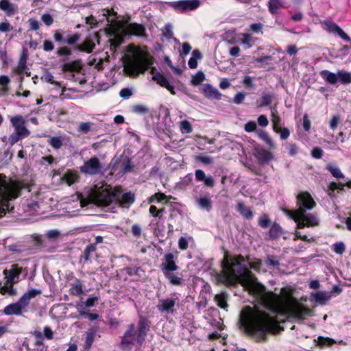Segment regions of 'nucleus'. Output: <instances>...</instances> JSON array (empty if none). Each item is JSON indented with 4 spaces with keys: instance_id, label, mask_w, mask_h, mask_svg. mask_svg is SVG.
I'll return each instance as SVG.
<instances>
[{
    "instance_id": "f257e3e1",
    "label": "nucleus",
    "mask_w": 351,
    "mask_h": 351,
    "mask_svg": "<svg viewBox=\"0 0 351 351\" xmlns=\"http://www.w3.org/2000/svg\"><path fill=\"white\" fill-rule=\"evenodd\" d=\"M220 271H214L213 274L217 285L231 287L241 285V254L234 256L225 251Z\"/></svg>"
},
{
    "instance_id": "f03ea898",
    "label": "nucleus",
    "mask_w": 351,
    "mask_h": 351,
    "mask_svg": "<svg viewBox=\"0 0 351 351\" xmlns=\"http://www.w3.org/2000/svg\"><path fill=\"white\" fill-rule=\"evenodd\" d=\"M297 205L298 208L295 213L286 210L285 212L293 219L297 223L298 228L319 226V219L318 215L315 213L306 212L307 210H312L316 206L315 202L308 192H302L297 195Z\"/></svg>"
},
{
    "instance_id": "7ed1b4c3",
    "label": "nucleus",
    "mask_w": 351,
    "mask_h": 351,
    "mask_svg": "<svg viewBox=\"0 0 351 351\" xmlns=\"http://www.w3.org/2000/svg\"><path fill=\"white\" fill-rule=\"evenodd\" d=\"M151 322L147 317L140 315L137 325L131 323L127 326L119 343L123 350L130 351L134 345L142 346L150 330Z\"/></svg>"
},
{
    "instance_id": "20e7f679",
    "label": "nucleus",
    "mask_w": 351,
    "mask_h": 351,
    "mask_svg": "<svg viewBox=\"0 0 351 351\" xmlns=\"http://www.w3.org/2000/svg\"><path fill=\"white\" fill-rule=\"evenodd\" d=\"M260 264L258 263L245 261L243 257V290L247 291L249 294L265 302L269 300V293L266 292L265 287L258 282L257 279L252 276L248 271L249 268L258 270Z\"/></svg>"
},
{
    "instance_id": "39448f33",
    "label": "nucleus",
    "mask_w": 351,
    "mask_h": 351,
    "mask_svg": "<svg viewBox=\"0 0 351 351\" xmlns=\"http://www.w3.org/2000/svg\"><path fill=\"white\" fill-rule=\"evenodd\" d=\"M25 187L26 184L23 182L11 180L8 182L6 176L0 174V218L9 210V202L17 198L21 191Z\"/></svg>"
},
{
    "instance_id": "423d86ee",
    "label": "nucleus",
    "mask_w": 351,
    "mask_h": 351,
    "mask_svg": "<svg viewBox=\"0 0 351 351\" xmlns=\"http://www.w3.org/2000/svg\"><path fill=\"white\" fill-rule=\"evenodd\" d=\"M247 317V311L243 308V331L250 330L260 340H265L267 334L273 330V319L268 315H263L253 318L248 324Z\"/></svg>"
},
{
    "instance_id": "0eeeda50",
    "label": "nucleus",
    "mask_w": 351,
    "mask_h": 351,
    "mask_svg": "<svg viewBox=\"0 0 351 351\" xmlns=\"http://www.w3.org/2000/svg\"><path fill=\"white\" fill-rule=\"evenodd\" d=\"M178 256L171 252L164 255L160 264V269L169 284L173 286H182L184 280L181 273L177 272L179 266L176 263Z\"/></svg>"
},
{
    "instance_id": "6e6552de",
    "label": "nucleus",
    "mask_w": 351,
    "mask_h": 351,
    "mask_svg": "<svg viewBox=\"0 0 351 351\" xmlns=\"http://www.w3.org/2000/svg\"><path fill=\"white\" fill-rule=\"evenodd\" d=\"M121 189L115 187L112 189L110 185L102 184L98 186L95 185L89 194L90 201L101 206H110L118 199Z\"/></svg>"
},
{
    "instance_id": "1a4fd4ad",
    "label": "nucleus",
    "mask_w": 351,
    "mask_h": 351,
    "mask_svg": "<svg viewBox=\"0 0 351 351\" xmlns=\"http://www.w3.org/2000/svg\"><path fill=\"white\" fill-rule=\"evenodd\" d=\"M28 274L27 267H20L18 264H12L9 270L5 269L3 274L5 276V284L13 285L19 282L21 280L25 279Z\"/></svg>"
},
{
    "instance_id": "9d476101",
    "label": "nucleus",
    "mask_w": 351,
    "mask_h": 351,
    "mask_svg": "<svg viewBox=\"0 0 351 351\" xmlns=\"http://www.w3.org/2000/svg\"><path fill=\"white\" fill-rule=\"evenodd\" d=\"M154 63V58L149 54L145 53L140 58L130 63L128 67L138 75V73H144Z\"/></svg>"
},
{
    "instance_id": "9b49d317",
    "label": "nucleus",
    "mask_w": 351,
    "mask_h": 351,
    "mask_svg": "<svg viewBox=\"0 0 351 351\" xmlns=\"http://www.w3.org/2000/svg\"><path fill=\"white\" fill-rule=\"evenodd\" d=\"M200 5L199 0H179L169 3V5L176 12L184 13L196 10Z\"/></svg>"
},
{
    "instance_id": "f8f14e48",
    "label": "nucleus",
    "mask_w": 351,
    "mask_h": 351,
    "mask_svg": "<svg viewBox=\"0 0 351 351\" xmlns=\"http://www.w3.org/2000/svg\"><path fill=\"white\" fill-rule=\"evenodd\" d=\"M101 169L102 166L99 158L94 156L86 160L84 165L80 167V171L84 174L95 176L101 172Z\"/></svg>"
},
{
    "instance_id": "ddd939ff",
    "label": "nucleus",
    "mask_w": 351,
    "mask_h": 351,
    "mask_svg": "<svg viewBox=\"0 0 351 351\" xmlns=\"http://www.w3.org/2000/svg\"><path fill=\"white\" fill-rule=\"evenodd\" d=\"M12 125L14 128L16 132L21 136L27 137L30 134L29 130L25 127V120L22 115H16L10 119Z\"/></svg>"
},
{
    "instance_id": "4468645a",
    "label": "nucleus",
    "mask_w": 351,
    "mask_h": 351,
    "mask_svg": "<svg viewBox=\"0 0 351 351\" xmlns=\"http://www.w3.org/2000/svg\"><path fill=\"white\" fill-rule=\"evenodd\" d=\"M253 154L258 163L262 165L269 164L274 158V156L271 152L260 147L254 148Z\"/></svg>"
},
{
    "instance_id": "2eb2a0df",
    "label": "nucleus",
    "mask_w": 351,
    "mask_h": 351,
    "mask_svg": "<svg viewBox=\"0 0 351 351\" xmlns=\"http://www.w3.org/2000/svg\"><path fill=\"white\" fill-rule=\"evenodd\" d=\"M41 290L37 289H32L23 293L18 300L19 304L24 310H27L32 299L35 298L37 295H40Z\"/></svg>"
},
{
    "instance_id": "dca6fc26",
    "label": "nucleus",
    "mask_w": 351,
    "mask_h": 351,
    "mask_svg": "<svg viewBox=\"0 0 351 351\" xmlns=\"http://www.w3.org/2000/svg\"><path fill=\"white\" fill-rule=\"evenodd\" d=\"M178 300V297L160 300L157 305V308L161 313H173L174 311L173 307L176 305V301Z\"/></svg>"
},
{
    "instance_id": "f3484780",
    "label": "nucleus",
    "mask_w": 351,
    "mask_h": 351,
    "mask_svg": "<svg viewBox=\"0 0 351 351\" xmlns=\"http://www.w3.org/2000/svg\"><path fill=\"white\" fill-rule=\"evenodd\" d=\"M125 33L132 36H144L146 35V29L143 24L131 23L126 25Z\"/></svg>"
},
{
    "instance_id": "a211bd4d",
    "label": "nucleus",
    "mask_w": 351,
    "mask_h": 351,
    "mask_svg": "<svg viewBox=\"0 0 351 351\" xmlns=\"http://www.w3.org/2000/svg\"><path fill=\"white\" fill-rule=\"evenodd\" d=\"M199 91L208 99H221V93L210 84H204L199 88Z\"/></svg>"
},
{
    "instance_id": "6ab92c4d",
    "label": "nucleus",
    "mask_w": 351,
    "mask_h": 351,
    "mask_svg": "<svg viewBox=\"0 0 351 351\" xmlns=\"http://www.w3.org/2000/svg\"><path fill=\"white\" fill-rule=\"evenodd\" d=\"M195 180L197 182H202L205 187L212 189L215 186V182L210 175L206 176L202 169H196L195 171Z\"/></svg>"
},
{
    "instance_id": "aec40b11",
    "label": "nucleus",
    "mask_w": 351,
    "mask_h": 351,
    "mask_svg": "<svg viewBox=\"0 0 351 351\" xmlns=\"http://www.w3.org/2000/svg\"><path fill=\"white\" fill-rule=\"evenodd\" d=\"M27 310H24L18 302L11 303L3 310V313L5 315H16L21 316L23 313L27 312Z\"/></svg>"
},
{
    "instance_id": "412c9836",
    "label": "nucleus",
    "mask_w": 351,
    "mask_h": 351,
    "mask_svg": "<svg viewBox=\"0 0 351 351\" xmlns=\"http://www.w3.org/2000/svg\"><path fill=\"white\" fill-rule=\"evenodd\" d=\"M72 279L73 282L70 283L69 293L73 296H79L84 293L82 281L74 276Z\"/></svg>"
},
{
    "instance_id": "4be33fe9",
    "label": "nucleus",
    "mask_w": 351,
    "mask_h": 351,
    "mask_svg": "<svg viewBox=\"0 0 351 351\" xmlns=\"http://www.w3.org/2000/svg\"><path fill=\"white\" fill-rule=\"evenodd\" d=\"M96 250L95 243L88 244L84 249L82 254L80 256V262L84 261V263H88L91 261V259L94 257V255H96Z\"/></svg>"
},
{
    "instance_id": "5701e85b",
    "label": "nucleus",
    "mask_w": 351,
    "mask_h": 351,
    "mask_svg": "<svg viewBox=\"0 0 351 351\" xmlns=\"http://www.w3.org/2000/svg\"><path fill=\"white\" fill-rule=\"evenodd\" d=\"M0 10L4 11L8 16H12L17 12L18 8L9 0H1Z\"/></svg>"
},
{
    "instance_id": "b1692460",
    "label": "nucleus",
    "mask_w": 351,
    "mask_h": 351,
    "mask_svg": "<svg viewBox=\"0 0 351 351\" xmlns=\"http://www.w3.org/2000/svg\"><path fill=\"white\" fill-rule=\"evenodd\" d=\"M82 69V64L80 60L66 62L62 66V71L63 72H80Z\"/></svg>"
},
{
    "instance_id": "393cba45",
    "label": "nucleus",
    "mask_w": 351,
    "mask_h": 351,
    "mask_svg": "<svg viewBox=\"0 0 351 351\" xmlns=\"http://www.w3.org/2000/svg\"><path fill=\"white\" fill-rule=\"evenodd\" d=\"M118 199H116L114 202L119 203L123 206L130 205L135 201L134 194L131 192L124 193L119 194Z\"/></svg>"
},
{
    "instance_id": "a878e982",
    "label": "nucleus",
    "mask_w": 351,
    "mask_h": 351,
    "mask_svg": "<svg viewBox=\"0 0 351 351\" xmlns=\"http://www.w3.org/2000/svg\"><path fill=\"white\" fill-rule=\"evenodd\" d=\"M152 79L160 86L167 88L171 93V94H176L173 86L169 84L167 78L162 74L156 73L155 77H152Z\"/></svg>"
},
{
    "instance_id": "bb28decb",
    "label": "nucleus",
    "mask_w": 351,
    "mask_h": 351,
    "mask_svg": "<svg viewBox=\"0 0 351 351\" xmlns=\"http://www.w3.org/2000/svg\"><path fill=\"white\" fill-rule=\"evenodd\" d=\"M308 309L301 306L296 304H294L290 309V313L295 318L299 319H304V317L308 313Z\"/></svg>"
},
{
    "instance_id": "cd10ccee",
    "label": "nucleus",
    "mask_w": 351,
    "mask_h": 351,
    "mask_svg": "<svg viewBox=\"0 0 351 351\" xmlns=\"http://www.w3.org/2000/svg\"><path fill=\"white\" fill-rule=\"evenodd\" d=\"M169 223L168 227L169 231H173V226L176 223V221L181 216V211L180 209L172 207L169 210Z\"/></svg>"
},
{
    "instance_id": "c85d7f7f",
    "label": "nucleus",
    "mask_w": 351,
    "mask_h": 351,
    "mask_svg": "<svg viewBox=\"0 0 351 351\" xmlns=\"http://www.w3.org/2000/svg\"><path fill=\"white\" fill-rule=\"evenodd\" d=\"M256 134L260 139L263 141L268 145L269 149L275 148V143L266 131L262 129H258L256 130Z\"/></svg>"
},
{
    "instance_id": "c756f323",
    "label": "nucleus",
    "mask_w": 351,
    "mask_h": 351,
    "mask_svg": "<svg viewBox=\"0 0 351 351\" xmlns=\"http://www.w3.org/2000/svg\"><path fill=\"white\" fill-rule=\"evenodd\" d=\"M256 134L260 139L263 141L268 145L269 149L275 148V143L266 131L262 129H258L256 130Z\"/></svg>"
},
{
    "instance_id": "7c9ffc66",
    "label": "nucleus",
    "mask_w": 351,
    "mask_h": 351,
    "mask_svg": "<svg viewBox=\"0 0 351 351\" xmlns=\"http://www.w3.org/2000/svg\"><path fill=\"white\" fill-rule=\"evenodd\" d=\"M313 300L317 304L323 305L330 299V295L324 291H318L311 293Z\"/></svg>"
},
{
    "instance_id": "2f4dec72",
    "label": "nucleus",
    "mask_w": 351,
    "mask_h": 351,
    "mask_svg": "<svg viewBox=\"0 0 351 351\" xmlns=\"http://www.w3.org/2000/svg\"><path fill=\"white\" fill-rule=\"evenodd\" d=\"M197 206L208 212L210 211L212 209V202L210 200V198L209 197V194L207 195H205L204 197H201L199 198H197Z\"/></svg>"
},
{
    "instance_id": "473e14b6",
    "label": "nucleus",
    "mask_w": 351,
    "mask_h": 351,
    "mask_svg": "<svg viewBox=\"0 0 351 351\" xmlns=\"http://www.w3.org/2000/svg\"><path fill=\"white\" fill-rule=\"evenodd\" d=\"M79 178V175L75 171L69 169L62 176V180L69 186H71L76 182Z\"/></svg>"
},
{
    "instance_id": "72a5a7b5",
    "label": "nucleus",
    "mask_w": 351,
    "mask_h": 351,
    "mask_svg": "<svg viewBox=\"0 0 351 351\" xmlns=\"http://www.w3.org/2000/svg\"><path fill=\"white\" fill-rule=\"evenodd\" d=\"M124 271L129 276H136V280L145 275V271L141 267H126L124 268Z\"/></svg>"
},
{
    "instance_id": "f704fd0d",
    "label": "nucleus",
    "mask_w": 351,
    "mask_h": 351,
    "mask_svg": "<svg viewBox=\"0 0 351 351\" xmlns=\"http://www.w3.org/2000/svg\"><path fill=\"white\" fill-rule=\"evenodd\" d=\"M283 234V230L281 226L277 223H274L269 231V237L272 239H278Z\"/></svg>"
},
{
    "instance_id": "c9c22d12",
    "label": "nucleus",
    "mask_w": 351,
    "mask_h": 351,
    "mask_svg": "<svg viewBox=\"0 0 351 351\" xmlns=\"http://www.w3.org/2000/svg\"><path fill=\"white\" fill-rule=\"evenodd\" d=\"M202 55L199 49H194L192 52V57L190 58L188 64L190 69H194L197 66V59L200 60Z\"/></svg>"
},
{
    "instance_id": "e433bc0d",
    "label": "nucleus",
    "mask_w": 351,
    "mask_h": 351,
    "mask_svg": "<svg viewBox=\"0 0 351 351\" xmlns=\"http://www.w3.org/2000/svg\"><path fill=\"white\" fill-rule=\"evenodd\" d=\"M96 334V330L94 328L89 329L86 333L85 343H84V349L88 350L92 346L95 336Z\"/></svg>"
},
{
    "instance_id": "4c0bfd02",
    "label": "nucleus",
    "mask_w": 351,
    "mask_h": 351,
    "mask_svg": "<svg viewBox=\"0 0 351 351\" xmlns=\"http://www.w3.org/2000/svg\"><path fill=\"white\" fill-rule=\"evenodd\" d=\"M214 301L217 305L222 309L226 310L228 307L227 295L226 293H220L215 295Z\"/></svg>"
},
{
    "instance_id": "58836bf2",
    "label": "nucleus",
    "mask_w": 351,
    "mask_h": 351,
    "mask_svg": "<svg viewBox=\"0 0 351 351\" xmlns=\"http://www.w3.org/2000/svg\"><path fill=\"white\" fill-rule=\"evenodd\" d=\"M322 77L326 80L330 84H335L338 82L337 73H334L327 70H324L321 72Z\"/></svg>"
},
{
    "instance_id": "ea45409f",
    "label": "nucleus",
    "mask_w": 351,
    "mask_h": 351,
    "mask_svg": "<svg viewBox=\"0 0 351 351\" xmlns=\"http://www.w3.org/2000/svg\"><path fill=\"white\" fill-rule=\"evenodd\" d=\"M338 81L343 84L348 85L351 84V73L345 71H339L337 72Z\"/></svg>"
},
{
    "instance_id": "a19ab883",
    "label": "nucleus",
    "mask_w": 351,
    "mask_h": 351,
    "mask_svg": "<svg viewBox=\"0 0 351 351\" xmlns=\"http://www.w3.org/2000/svg\"><path fill=\"white\" fill-rule=\"evenodd\" d=\"M95 46V43L91 40L86 39L81 45L77 46V49L81 51L90 53L93 51V49H94Z\"/></svg>"
},
{
    "instance_id": "79ce46f5",
    "label": "nucleus",
    "mask_w": 351,
    "mask_h": 351,
    "mask_svg": "<svg viewBox=\"0 0 351 351\" xmlns=\"http://www.w3.org/2000/svg\"><path fill=\"white\" fill-rule=\"evenodd\" d=\"M268 7L271 14H276L279 9L282 7V2L281 0H269Z\"/></svg>"
},
{
    "instance_id": "37998d69",
    "label": "nucleus",
    "mask_w": 351,
    "mask_h": 351,
    "mask_svg": "<svg viewBox=\"0 0 351 351\" xmlns=\"http://www.w3.org/2000/svg\"><path fill=\"white\" fill-rule=\"evenodd\" d=\"M10 82V78L7 75L0 76V85L3 86V88H0V97L4 96L8 93V88L7 86Z\"/></svg>"
},
{
    "instance_id": "c03bdc74",
    "label": "nucleus",
    "mask_w": 351,
    "mask_h": 351,
    "mask_svg": "<svg viewBox=\"0 0 351 351\" xmlns=\"http://www.w3.org/2000/svg\"><path fill=\"white\" fill-rule=\"evenodd\" d=\"M326 169L336 178H343L344 175L341 171L340 169L337 166L328 165Z\"/></svg>"
},
{
    "instance_id": "a18cd8bd",
    "label": "nucleus",
    "mask_w": 351,
    "mask_h": 351,
    "mask_svg": "<svg viewBox=\"0 0 351 351\" xmlns=\"http://www.w3.org/2000/svg\"><path fill=\"white\" fill-rule=\"evenodd\" d=\"M322 24L325 25L326 29L330 33L337 34L340 28V27L335 23L327 20L324 21Z\"/></svg>"
},
{
    "instance_id": "49530a36",
    "label": "nucleus",
    "mask_w": 351,
    "mask_h": 351,
    "mask_svg": "<svg viewBox=\"0 0 351 351\" xmlns=\"http://www.w3.org/2000/svg\"><path fill=\"white\" fill-rule=\"evenodd\" d=\"M42 80L45 81L47 83L54 85L55 86H56L58 88H60L61 86V84L59 82L55 81L54 77L49 71H47L45 73V74L42 77Z\"/></svg>"
},
{
    "instance_id": "de8ad7c7",
    "label": "nucleus",
    "mask_w": 351,
    "mask_h": 351,
    "mask_svg": "<svg viewBox=\"0 0 351 351\" xmlns=\"http://www.w3.org/2000/svg\"><path fill=\"white\" fill-rule=\"evenodd\" d=\"M27 351H48V347L46 346L44 343L35 341L32 348H29L27 346Z\"/></svg>"
},
{
    "instance_id": "09e8293b",
    "label": "nucleus",
    "mask_w": 351,
    "mask_h": 351,
    "mask_svg": "<svg viewBox=\"0 0 351 351\" xmlns=\"http://www.w3.org/2000/svg\"><path fill=\"white\" fill-rule=\"evenodd\" d=\"M255 40H257V38H254L250 34H243V46L245 49L250 48Z\"/></svg>"
},
{
    "instance_id": "8fccbe9b",
    "label": "nucleus",
    "mask_w": 351,
    "mask_h": 351,
    "mask_svg": "<svg viewBox=\"0 0 351 351\" xmlns=\"http://www.w3.org/2000/svg\"><path fill=\"white\" fill-rule=\"evenodd\" d=\"M205 80V75L203 71H199L191 80V84L197 86L200 84Z\"/></svg>"
},
{
    "instance_id": "3c124183",
    "label": "nucleus",
    "mask_w": 351,
    "mask_h": 351,
    "mask_svg": "<svg viewBox=\"0 0 351 351\" xmlns=\"http://www.w3.org/2000/svg\"><path fill=\"white\" fill-rule=\"evenodd\" d=\"M166 199H167V195L165 193H161V192H158V193H156L155 194H154L153 195H152L151 197H149L148 199V202L150 204L154 202V201H157L158 202H161Z\"/></svg>"
},
{
    "instance_id": "603ef678",
    "label": "nucleus",
    "mask_w": 351,
    "mask_h": 351,
    "mask_svg": "<svg viewBox=\"0 0 351 351\" xmlns=\"http://www.w3.org/2000/svg\"><path fill=\"white\" fill-rule=\"evenodd\" d=\"M27 55L25 53L23 54V56L21 57L18 67H17V72L19 74H21L24 72V71L27 69L26 62H27Z\"/></svg>"
},
{
    "instance_id": "864d4df0",
    "label": "nucleus",
    "mask_w": 351,
    "mask_h": 351,
    "mask_svg": "<svg viewBox=\"0 0 351 351\" xmlns=\"http://www.w3.org/2000/svg\"><path fill=\"white\" fill-rule=\"evenodd\" d=\"M80 34L78 33H75V34H73L71 35H68L66 38L64 39V43H65L69 45H73L75 44L80 40Z\"/></svg>"
},
{
    "instance_id": "5fc2aeb1",
    "label": "nucleus",
    "mask_w": 351,
    "mask_h": 351,
    "mask_svg": "<svg viewBox=\"0 0 351 351\" xmlns=\"http://www.w3.org/2000/svg\"><path fill=\"white\" fill-rule=\"evenodd\" d=\"M49 144L54 149H60L62 146V141L59 136H53L49 141Z\"/></svg>"
},
{
    "instance_id": "6e6d98bb",
    "label": "nucleus",
    "mask_w": 351,
    "mask_h": 351,
    "mask_svg": "<svg viewBox=\"0 0 351 351\" xmlns=\"http://www.w3.org/2000/svg\"><path fill=\"white\" fill-rule=\"evenodd\" d=\"M271 224V220L267 215H263L258 219V225L263 228H267Z\"/></svg>"
},
{
    "instance_id": "4d7b16f0",
    "label": "nucleus",
    "mask_w": 351,
    "mask_h": 351,
    "mask_svg": "<svg viewBox=\"0 0 351 351\" xmlns=\"http://www.w3.org/2000/svg\"><path fill=\"white\" fill-rule=\"evenodd\" d=\"M196 160L204 165H211L214 162L213 158L209 156L199 155L196 157Z\"/></svg>"
},
{
    "instance_id": "13d9d810",
    "label": "nucleus",
    "mask_w": 351,
    "mask_h": 351,
    "mask_svg": "<svg viewBox=\"0 0 351 351\" xmlns=\"http://www.w3.org/2000/svg\"><path fill=\"white\" fill-rule=\"evenodd\" d=\"M243 84L245 88H249L250 91L255 89V85L253 83V79L250 76H245L243 80Z\"/></svg>"
},
{
    "instance_id": "bf43d9fd",
    "label": "nucleus",
    "mask_w": 351,
    "mask_h": 351,
    "mask_svg": "<svg viewBox=\"0 0 351 351\" xmlns=\"http://www.w3.org/2000/svg\"><path fill=\"white\" fill-rule=\"evenodd\" d=\"M56 53L58 56H69L71 55L72 53V51L71 50L70 48H69L68 47L66 46H63V47H60L57 51H56Z\"/></svg>"
},
{
    "instance_id": "052dcab7",
    "label": "nucleus",
    "mask_w": 351,
    "mask_h": 351,
    "mask_svg": "<svg viewBox=\"0 0 351 351\" xmlns=\"http://www.w3.org/2000/svg\"><path fill=\"white\" fill-rule=\"evenodd\" d=\"M132 111L138 114H145L149 112V109L144 105L138 104L132 107Z\"/></svg>"
},
{
    "instance_id": "680f3d73",
    "label": "nucleus",
    "mask_w": 351,
    "mask_h": 351,
    "mask_svg": "<svg viewBox=\"0 0 351 351\" xmlns=\"http://www.w3.org/2000/svg\"><path fill=\"white\" fill-rule=\"evenodd\" d=\"M80 315L82 317H87L90 321H94L99 318V315L92 313L89 311H80Z\"/></svg>"
},
{
    "instance_id": "e2e57ef3",
    "label": "nucleus",
    "mask_w": 351,
    "mask_h": 351,
    "mask_svg": "<svg viewBox=\"0 0 351 351\" xmlns=\"http://www.w3.org/2000/svg\"><path fill=\"white\" fill-rule=\"evenodd\" d=\"M180 130L184 133H191L193 130L191 124L186 120L182 121L180 123Z\"/></svg>"
},
{
    "instance_id": "0e129e2a",
    "label": "nucleus",
    "mask_w": 351,
    "mask_h": 351,
    "mask_svg": "<svg viewBox=\"0 0 351 351\" xmlns=\"http://www.w3.org/2000/svg\"><path fill=\"white\" fill-rule=\"evenodd\" d=\"M333 247L335 252L338 254H342L346 250L345 245L341 241L335 243Z\"/></svg>"
},
{
    "instance_id": "69168bd1",
    "label": "nucleus",
    "mask_w": 351,
    "mask_h": 351,
    "mask_svg": "<svg viewBox=\"0 0 351 351\" xmlns=\"http://www.w3.org/2000/svg\"><path fill=\"white\" fill-rule=\"evenodd\" d=\"M178 247L180 250H186L189 247V241L187 238L181 237L178 239Z\"/></svg>"
},
{
    "instance_id": "338daca9",
    "label": "nucleus",
    "mask_w": 351,
    "mask_h": 351,
    "mask_svg": "<svg viewBox=\"0 0 351 351\" xmlns=\"http://www.w3.org/2000/svg\"><path fill=\"white\" fill-rule=\"evenodd\" d=\"M267 267H277L280 265L279 261L274 256H269L265 261Z\"/></svg>"
},
{
    "instance_id": "774afa93",
    "label": "nucleus",
    "mask_w": 351,
    "mask_h": 351,
    "mask_svg": "<svg viewBox=\"0 0 351 351\" xmlns=\"http://www.w3.org/2000/svg\"><path fill=\"white\" fill-rule=\"evenodd\" d=\"M323 150L318 147H314L311 151V156L316 159H320L323 156Z\"/></svg>"
}]
</instances>
